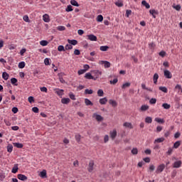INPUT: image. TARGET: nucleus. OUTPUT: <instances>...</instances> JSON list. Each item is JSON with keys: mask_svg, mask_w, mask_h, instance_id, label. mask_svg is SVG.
Instances as JSON below:
<instances>
[{"mask_svg": "<svg viewBox=\"0 0 182 182\" xmlns=\"http://www.w3.org/2000/svg\"><path fill=\"white\" fill-rule=\"evenodd\" d=\"M159 90H161V92H164V93H167L168 90L166 87H159Z\"/></svg>", "mask_w": 182, "mask_h": 182, "instance_id": "nucleus-46", "label": "nucleus"}, {"mask_svg": "<svg viewBox=\"0 0 182 182\" xmlns=\"http://www.w3.org/2000/svg\"><path fill=\"white\" fill-rule=\"evenodd\" d=\"M94 166H95V162H93V161H90L89 163L88 168H87L89 173H92V171H93Z\"/></svg>", "mask_w": 182, "mask_h": 182, "instance_id": "nucleus-8", "label": "nucleus"}, {"mask_svg": "<svg viewBox=\"0 0 182 182\" xmlns=\"http://www.w3.org/2000/svg\"><path fill=\"white\" fill-rule=\"evenodd\" d=\"M163 141H164V138L161 137V138H158V139H155L154 143V144H156V143H163Z\"/></svg>", "mask_w": 182, "mask_h": 182, "instance_id": "nucleus-26", "label": "nucleus"}, {"mask_svg": "<svg viewBox=\"0 0 182 182\" xmlns=\"http://www.w3.org/2000/svg\"><path fill=\"white\" fill-rule=\"evenodd\" d=\"M68 42L70 43V45H73V46H76V45H77V41L76 40L68 39Z\"/></svg>", "mask_w": 182, "mask_h": 182, "instance_id": "nucleus-16", "label": "nucleus"}, {"mask_svg": "<svg viewBox=\"0 0 182 182\" xmlns=\"http://www.w3.org/2000/svg\"><path fill=\"white\" fill-rule=\"evenodd\" d=\"M124 127H127L128 129H133V124L131 122L124 123Z\"/></svg>", "mask_w": 182, "mask_h": 182, "instance_id": "nucleus-18", "label": "nucleus"}, {"mask_svg": "<svg viewBox=\"0 0 182 182\" xmlns=\"http://www.w3.org/2000/svg\"><path fill=\"white\" fill-rule=\"evenodd\" d=\"M32 111L34 113H38L39 112V108H38L37 107H34L32 108Z\"/></svg>", "mask_w": 182, "mask_h": 182, "instance_id": "nucleus-55", "label": "nucleus"}, {"mask_svg": "<svg viewBox=\"0 0 182 182\" xmlns=\"http://www.w3.org/2000/svg\"><path fill=\"white\" fill-rule=\"evenodd\" d=\"M85 79L96 80V78H95V77H93L90 73H87L85 75Z\"/></svg>", "mask_w": 182, "mask_h": 182, "instance_id": "nucleus-10", "label": "nucleus"}, {"mask_svg": "<svg viewBox=\"0 0 182 182\" xmlns=\"http://www.w3.org/2000/svg\"><path fill=\"white\" fill-rule=\"evenodd\" d=\"M48 43H49L45 40H42L41 41H40V45H41V46H48Z\"/></svg>", "mask_w": 182, "mask_h": 182, "instance_id": "nucleus-34", "label": "nucleus"}, {"mask_svg": "<svg viewBox=\"0 0 182 182\" xmlns=\"http://www.w3.org/2000/svg\"><path fill=\"white\" fill-rule=\"evenodd\" d=\"M2 77L3 79H4V80H8V79L9 78V75H8L6 72H4L2 73Z\"/></svg>", "mask_w": 182, "mask_h": 182, "instance_id": "nucleus-29", "label": "nucleus"}, {"mask_svg": "<svg viewBox=\"0 0 182 182\" xmlns=\"http://www.w3.org/2000/svg\"><path fill=\"white\" fill-rule=\"evenodd\" d=\"M182 162L181 161H177L173 163V168H180L181 167Z\"/></svg>", "mask_w": 182, "mask_h": 182, "instance_id": "nucleus-11", "label": "nucleus"}, {"mask_svg": "<svg viewBox=\"0 0 182 182\" xmlns=\"http://www.w3.org/2000/svg\"><path fill=\"white\" fill-rule=\"evenodd\" d=\"M18 68L19 69H23L25 68V62L22 61L18 63Z\"/></svg>", "mask_w": 182, "mask_h": 182, "instance_id": "nucleus-44", "label": "nucleus"}, {"mask_svg": "<svg viewBox=\"0 0 182 182\" xmlns=\"http://www.w3.org/2000/svg\"><path fill=\"white\" fill-rule=\"evenodd\" d=\"M92 117H95L97 122H102L103 117H102L100 114H98L97 113H94L92 115Z\"/></svg>", "mask_w": 182, "mask_h": 182, "instance_id": "nucleus-3", "label": "nucleus"}, {"mask_svg": "<svg viewBox=\"0 0 182 182\" xmlns=\"http://www.w3.org/2000/svg\"><path fill=\"white\" fill-rule=\"evenodd\" d=\"M70 49H73V46H72L70 43L67 44L65 46V50H70Z\"/></svg>", "mask_w": 182, "mask_h": 182, "instance_id": "nucleus-47", "label": "nucleus"}, {"mask_svg": "<svg viewBox=\"0 0 182 182\" xmlns=\"http://www.w3.org/2000/svg\"><path fill=\"white\" fill-rule=\"evenodd\" d=\"M100 65H104L105 68H110L111 64L109 61L100 60L99 61Z\"/></svg>", "mask_w": 182, "mask_h": 182, "instance_id": "nucleus-2", "label": "nucleus"}, {"mask_svg": "<svg viewBox=\"0 0 182 182\" xmlns=\"http://www.w3.org/2000/svg\"><path fill=\"white\" fill-rule=\"evenodd\" d=\"M87 38H88L89 41H92L93 42H96L97 41V37H96V36H95L93 34L88 35Z\"/></svg>", "mask_w": 182, "mask_h": 182, "instance_id": "nucleus-9", "label": "nucleus"}, {"mask_svg": "<svg viewBox=\"0 0 182 182\" xmlns=\"http://www.w3.org/2000/svg\"><path fill=\"white\" fill-rule=\"evenodd\" d=\"M132 154H137V153H139V150L136 148H134L132 150Z\"/></svg>", "mask_w": 182, "mask_h": 182, "instance_id": "nucleus-57", "label": "nucleus"}, {"mask_svg": "<svg viewBox=\"0 0 182 182\" xmlns=\"http://www.w3.org/2000/svg\"><path fill=\"white\" fill-rule=\"evenodd\" d=\"M156 102H157V100L156 98H151L149 100L150 105H156Z\"/></svg>", "mask_w": 182, "mask_h": 182, "instance_id": "nucleus-42", "label": "nucleus"}, {"mask_svg": "<svg viewBox=\"0 0 182 182\" xmlns=\"http://www.w3.org/2000/svg\"><path fill=\"white\" fill-rule=\"evenodd\" d=\"M75 139L77 143H80V140L82 139V136H80V134H76L75 136Z\"/></svg>", "mask_w": 182, "mask_h": 182, "instance_id": "nucleus-20", "label": "nucleus"}, {"mask_svg": "<svg viewBox=\"0 0 182 182\" xmlns=\"http://www.w3.org/2000/svg\"><path fill=\"white\" fill-rule=\"evenodd\" d=\"M41 92H44V93H48V88L43 87L40 88Z\"/></svg>", "mask_w": 182, "mask_h": 182, "instance_id": "nucleus-54", "label": "nucleus"}, {"mask_svg": "<svg viewBox=\"0 0 182 182\" xmlns=\"http://www.w3.org/2000/svg\"><path fill=\"white\" fill-rule=\"evenodd\" d=\"M61 103H63V105H68V103H70V99H69V98H63L61 100Z\"/></svg>", "mask_w": 182, "mask_h": 182, "instance_id": "nucleus-13", "label": "nucleus"}, {"mask_svg": "<svg viewBox=\"0 0 182 182\" xmlns=\"http://www.w3.org/2000/svg\"><path fill=\"white\" fill-rule=\"evenodd\" d=\"M109 136L112 140H114L117 136V131H116V129H113L112 132H110Z\"/></svg>", "mask_w": 182, "mask_h": 182, "instance_id": "nucleus-7", "label": "nucleus"}, {"mask_svg": "<svg viewBox=\"0 0 182 182\" xmlns=\"http://www.w3.org/2000/svg\"><path fill=\"white\" fill-rule=\"evenodd\" d=\"M164 76L166 77V79H171L173 77V75H171V73L168 71V70H165L164 71Z\"/></svg>", "mask_w": 182, "mask_h": 182, "instance_id": "nucleus-4", "label": "nucleus"}, {"mask_svg": "<svg viewBox=\"0 0 182 182\" xmlns=\"http://www.w3.org/2000/svg\"><path fill=\"white\" fill-rule=\"evenodd\" d=\"M85 95H93V90H89V89H86L85 90Z\"/></svg>", "mask_w": 182, "mask_h": 182, "instance_id": "nucleus-39", "label": "nucleus"}, {"mask_svg": "<svg viewBox=\"0 0 182 182\" xmlns=\"http://www.w3.org/2000/svg\"><path fill=\"white\" fill-rule=\"evenodd\" d=\"M74 55L79 56V55H80V50H79L78 49H75L74 50Z\"/></svg>", "mask_w": 182, "mask_h": 182, "instance_id": "nucleus-61", "label": "nucleus"}, {"mask_svg": "<svg viewBox=\"0 0 182 182\" xmlns=\"http://www.w3.org/2000/svg\"><path fill=\"white\" fill-rule=\"evenodd\" d=\"M130 15H132V10H127L126 11V16H127V18H129V16H130Z\"/></svg>", "mask_w": 182, "mask_h": 182, "instance_id": "nucleus-59", "label": "nucleus"}, {"mask_svg": "<svg viewBox=\"0 0 182 182\" xmlns=\"http://www.w3.org/2000/svg\"><path fill=\"white\" fill-rule=\"evenodd\" d=\"M97 22H102L103 21V16L98 15L97 17Z\"/></svg>", "mask_w": 182, "mask_h": 182, "instance_id": "nucleus-45", "label": "nucleus"}, {"mask_svg": "<svg viewBox=\"0 0 182 182\" xmlns=\"http://www.w3.org/2000/svg\"><path fill=\"white\" fill-rule=\"evenodd\" d=\"M152 122H153V119L151 117H146L145 118V122L150 124V123H152Z\"/></svg>", "mask_w": 182, "mask_h": 182, "instance_id": "nucleus-30", "label": "nucleus"}, {"mask_svg": "<svg viewBox=\"0 0 182 182\" xmlns=\"http://www.w3.org/2000/svg\"><path fill=\"white\" fill-rule=\"evenodd\" d=\"M164 168H166V165H164V164H162L158 166V167L156 170V173L157 174H159V173H163Z\"/></svg>", "mask_w": 182, "mask_h": 182, "instance_id": "nucleus-1", "label": "nucleus"}, {"mask_svg": "<svg viewBox=\"0 0 182 182\" xmlns=\"http://www.w3.org/2000/svg\"><path fill=\"white\" fill-rule=\"evenodd\" d=\"M23 19L25 22H29V17L28 16H23Z\"/></svg>", "mask_w": 182, "mask_h": 182, "instance_id": "nucleus-63", "label": "nucleus"}, {"mask_svg": "<svg viewBox=\"0 0 182 182\" xmlns=\"http://www.w3.org/2000/svg\"><path fill=\"white\" fill-rule=\"evenodd\" d=\"M149 105H142L141 107L140 111L141 112H146V110H149Z\"/></svg>", "mask_w": 182, "mask_h": 182, "instance_id": "nucleus-22", "label": "nucleus"}, {"mask_svg": "<svg viewBox=\"0 0 182 182\" xmlns=\"http://www.w3.org/2000/svg\"><path fill=\"white\" fill-rule=\"evenodd\" d=\"M141 4L145 6V8H146V9H150V4H149V3H147V1H142Z\"/></svg>", "mask_w": 182, "mask_h": 182, "instance_id": "nucleus-23", "label": "nucleus"}, {"mask_svg": "<svg viewBox=\"0 0 182 182\" xmlns=\"http://www.w3.org/2000/svg\"><path fill=\"white\" fill-rule=\"evenodd\" d=\"M66 12H72L73 11L72 5H68L65 9Z\"/></svg>", "mask_w": 182, "mask_h": 182, "instance_id": "nucleus-38", "label": "nucleus"}, {"mask_svg": "<svg viewBox=\"0 0 182 182\" xmlns=\"http://www.w3.org/2000/svg\"><path fill=\"white\" fill-rule=\"evenodd\" d=\"M43 20L44 22H50V18H49V15L48 14H44L43 16Z\"/></svg>", "mask_w": 182, "mask_h": 182, "instance_id": "nucleus-15", "label": "nucleus"}, {"mask_svg": "<svg viewBox=\"0 0 182 182\" xmlns=\"http://www.w3.org/2000/svg\"><path fill=\"white\" fill-rule=\"evenodd\" d=\"M109 49V46H102L100 48V50H102V52H106Z\"/></svg>", "mask_w": 182, "mask_h": 182, "instance_id": "nucleus-27", "label": "nucleus"}, {"mask_svg": "<svg viewBox=\"0 0 182 182\" xmlns=\"http://www.w3.org/2000/svg\"><path fill=\"white\" fill-rule=\"evenodd\" d=\"M100 105H106V103H107V98L104 97V98L100 99Z\"/></svg>", "mask_w": 182, "mask_h": 182, "instance_id": "nucleus-24", "label": "nucleus"}, {"mask_svg": "<svg viewBox=\"0 0 182 182\" xmlns=\"http://www.w3.org/2000/svg\"><path fill=\"white\" fill-rule=\"evenodd\" d=\"M17 178H18V180H21V181H26V180H28V177L21 173L17 175Z\"/></svg>", "mask_w": 182, "mask_h": 182, "instance_id": "nucleus-5", "label": "nucleus"}, {"mask_svg": "<svg viewBox=\"0 0 182 182\" xmlns=\"http://www.w3.org/2000/svg\"><path fill=\"white\" fill-rule=\"evenodd\" d=\"M28 101L29 102V103H33V102H35V99L33 98V97L31 96L28 97Z\"/></svg>", "mask_w": 182, "mask_h": 182, "instance_id": "nucleus-50", "label": "nucleus"}, {"mask_svg": "<svg viewBox=\"0 0 182 182\" xmlns=\"http://www.w3.org/2000/svg\"><path fill=\"white\" fill-rule=\"evenodd\" d=\"M65 29H66V28L63 26H60L58 27V31H65Z\"/></svg>", "mask_w": 182, "mask_h": 182, "instance_id": "nucleus-64", "label": "nucleus"}, {"mask_svg": "<svg viewBox=\"0 0 182 182\" xmlns=\"http://www.w3.org/2000/svg\"><path fill=\"white\" fill-rule=\"evenodd\" d=\"M149 14L152 15L153 18H156L155 15H157V11L154 9L150 10Z\"/></svg>", "mask_w": 182, "mask_h": 182, "instance_id": "nucleus-31", "label": "nucleus"}, {"mask_svg": "<svg viewBox=\"0 0 182 182\" xmlns=\"http://www.w3.org/2000/svg\"><path fill=\"white\" fill-rule=\"evenodd\" d=\"M14 147H17V149H22V147H23V144L21 143H14Z\"/></svg>", "mask_w": 182, "mask_h": 182, "instance_id": "nucleus-32", "label": "nucleus"}, {"mask_svg": "<svg viewBox=\"0 0 182 182\" xmlns=\"http://www.w3.org/2000/svg\"><path fill=\"white\" fill-rule=\"evenodd\" d=\"M44 63L46 66H48V65H50V63H49V58H46L44 60Z\"/></svg>", "mask_w": 182, "mask_h": 182, "instance_id": "nucleus-60", "label": "nucleus"}, {"mask_svg": "<svg viewBox=\"0 0 182 182\" xmlns=\"http://www.w3.org/2000/svg\"><path fill=\"white\" fill-rule=\"evenodd\" d=\"M154 85H157V80H159V74L155 73L153 77Z\"/></svg>", "mask_w": 182, "mask_h": 182, "instance_id": "nucleus-19", "label": "nucleus"}, {"mask_svg": "<svg viewBox=\"0 0 182 182\" xmlns=\"http://www.w3.org/2000/svg\"><path fill=\"white\" fill-rule=\"evenodd\" d=\"M97 95L100 97H102L103 96V95H105L103 90H98Z\"/></svg>", "mask_w": 182, "mask_h": 182, "instance_id": "nucleus-40", "label": "nucleus"}, {"mask_svg": "<svg viewBox=\"0 0 182 182\" xmlns=\"http://www.w3.org/2000/svg\"><path fill=\"white\" fill-rule=\"evenodd\" d=\"M18 169L19 168H18V164H15L11 170V173H13L14 174H16Z\"/></svg>", "mask_w": 182, "mask_h": 182, "instance_id": "nucleus-14", "label": "nucleus"}, {"mask_svg": "<svg viewBox=\"0 0 182 182\" xmlns=\"http://www.w3.org/2000/svg\"><path fill=\"white\" fill-rule=\"evenodd\" d=\"M83 68H84V70H85V72L87 71V70H89V69H90V66H89V65H87V64H85V65H83Z\"/></svg>", "mask_w": 182, "mask_h": 182, "instance_id": "nucleus-56", "label": "nucleus"}, {"mask_svg": "<svg viewBox=\"0 0 182 182\" xmlns=\"http://www.w3.org/2000/svg\"><path fill=\"white\" fill-rule=\"evenodd\" d=\"M58 52H65V47L63 46H59L58 47Z\"/></svg>", "mask_w": 182, "mask_h": 182, "instance_id": "nucleus-41", "label": "nucleus"}, {"mask_svg": "<svg viewBox=\"0 0 182 182\" xmlns=\"http://www.w3.org/2000/svg\"><path fill=\"white\" fill-rule=\"evenodd\" d=\"M85 103L86 106H93V103L92 102V101H90V100L87 98L85 99Z\"/></svg>", "mask_w": 182, "mask_h": 182, "instance_id": "nucleus-17", "label": "nucleus"}, {"mask_svg": "<svg viewBox=\"0 0 182 182\" xmlns=\"http://www.w3.org/2000/svg\"><path fill=\"white\" fill-rule=\"evenodd\" d=\"M149 48L151 50H154V48H156V44L154 43H151L149 44Z\"/></svg>", "mask_w": 182, "mask_h": 182, "instance_id": "nucleus-37", "label": "nucleus"}, {"mask_svg": "<svg viewBox=\"0 0 182 182\" xmlns=\"http://www.w3.org/2000/svg\"><path fill=\"white\" fill-rule=\"evenodd\" d=\"M109 105H112V107H116V106H117V102L113 100H109Z\"/></svg>", "mask_w": 182, "mask_h": 182, "instance_id": "nucleus-25", "label": "nucleus"}, {"mask_svg": "<svg viewBox=\"0 0 182 182\" xmlns=\"http://www.w3.org/2000/svg\"><path fill=\"white\" fill-rule=\"evenodd\" d=\"M173 153V148H168V151L166 152V154H168V156H171Z\"/></svg>", "mask_w": 182, "mask_h": 182, "instance_id": "nucleus-51", "label": "nucleus"}, {"mask_svg": "<svg viewBox=\"0 0 182 182\" xmlns=\"http://www.w3.org/2000/svg\"><path fill=\"white\" fill-rule=\"evenodd\" d=\"M181 144V143L180 142V141H177L173 144V149H178V147H180Z\"/></svg>", "mask_w": 182, "mask_h": 182, "instance_id": "nucleus-36", "label": "nucleus"}, {"mask_svg": "<svg viewBox=\"0 0 182 182\" xmlns=\"http://www.w3.org/2000/svg\"><path fill=\"white\" fill-rule=\"evenodd\" d=\"M40 177L45 178L46 177V170H43L40 173Z\"/></svg>", "mask_w": 182, "mask_h": 182, "instance_id": "nucleus-33", "label": "nucleus"}, {"mask_svg": "<svg viewBox=\"0 0 182 182\" xmlns=\"http://www.w3.org/2000/svg\"><path fill=\"white\" fill-rule=\"evenodd\" d=\"M115 5H116V6H118L119 8H122V6H123L124 4H123V1H122V0H118L117 1L115 2Z\"/></svg>", "mask_w": 182, "mask_h": 182, "instance_id": "nucleus-21", "label": "nucleus"}, {"mask_svg": "<svg viewBox=\"0 0 182 182\" xmlns=\"http://www.w3.org/2000/svg\"><path fill=\"white\" fill-rule=\"evenodd\" d=\"M70 4L73 6H80L79 3H77V1H76V0H71Z\"/></svg>", "mask_w": 182, "mask_h": 182, "instance_id": "nucleus-35", "label": "nucleus"}, {"mask_svg": "<svg viewBox=\"0 0 182 182\" xmlns=\"http://www.w3.org/2000/svg\"><path fill=\"white\" fill-rule=\"evenodd\" d=\"M54 92L55 93H56V95H58V96H63L64 95V90H60L59 88H55L54 89Z\"/></svg>", "mask_w": 182, "mask_h": 182, "instance_id": "nucleus-6", "label": "nucleus"}, {"mask_svg": "<svg viewBox=\"0 0 182 182\" xmlns=\"http://www.w3.org/2000/svg\"><path fill=\"white\" fill-rule=\"evenodd\" d=\"M159 56H161V58H164V56H166V51L164 50H162L159 53Z\"/></svg>", "mask_w": 182, "mask_h": 182, "instance_id": "nucleus-49", "label": "nucleus"}, {"mask_svg": "<svg viewBox=\"0 0 182 182\" xmlns=\"http://www.w3.org/2000/svg\"><path fill=\"white\" fill-rule=\"evenodd\" d=\"M130 85H131L130 82H126V83L122 85V89H126V87H130Z\"/></svg>", "mask_w": 182, "mask_h": 182, "instance_id": "nucleus-43", "label": "nucleus"}, {"mask_svg": "<svg viewBox=\"0 0 182 182\" xmlns=\"http://www.w3.org/2000/svg\"><path fill=\"white\" fill-rule=\"evenodd\" d=\"M77 73L79 75H83V73H86V70H84V69L80 70H78Z\"/></svg>", "mask_w": 182, "mask_h": 182, "instance_id": "nucleus-58", "label": "nucleus"}, {"mask_svg": "<svg viewBox=\"0 0 182 182\" xmlns=\"http://www.w3.org/2000/svg\"><path fill=\"white\" fill-rule=\"evenodd\" d=\"M162 107H164V109H166V110H168V109H170L171 107V105H170L169 104H167V103H164L162 105Z\"/></svg>", "mask_w": 182, "mask_h": 182, "instance_id": "nucleus-28", "label": "nucleus"}, {"mask_svg": "<svg viewBox=\"0 0 182 182\" xmlns=\"http://www.w3.org/2000/svg\"><path fill=\"white\" fill-rule=\"evenodd\" d=\"M14 149V146H12V145H9L7 146V151L9 153H12V150Z\"/></svg>", "mask_w": 182, "mask_h": 182, "instance_id": "nucleus-48", "label": "nucleus"}, {"mask_svg": "<svg viewBox=\"0 0 182 182\" xmlns=\"http://www.w3.org/2000/svg\"><path fill=\"white\" fill-rule=\"evenodd\" d=\"M69 96H70V98L71 99V100H76V97L73 93H70Z\"/></svg>", "mask_w": 182, "mask_h": 182, "instance_id": "nucleus-53", "label": "nucleus"}, {"mask_svg": "<svg viewBox=\"0 0 182 182\" xmlns=\"http://www.w3.org/2000/svg\"><path fill=\"white\" fill-rule=\"evenodd\" d=\"M174 9H176V11H180V9H181V6H180V4H178L175 6H173Z\"/></svg>", "mask_w": 182, "mask_h": 182, "instance_id": "nucleus-62", "label": "nucleus"}, {"mask_svg": "<svg viewBox=\"0 0 182 182\" xmlns=\"http://www.w3.org/2000/svg\"><path fill=\"white\" fill-rule=\"evenodd\" d=\"M11 82L12 83V85H15V83L18 82V80L15 77H13L11 79Z\"/></svg>", "mask_w": 182, "mask_h": 182, "instance_id": "nucleus-52", "label": "nucleus"}, {"mask_svg": "<svg viewBox=\"0 0 182 182\" xmlns=\"http://www.w3.org/2000/svg\"><path fill=\"white\" fill-rule=\"evenodd\" d=\"M93 73L95 74V79H98L99 76H100L102 75V71H99V70H95L93 71Z\"/></svg>", "mask_w": 182, "mask_h": 182, "instance_id": "nucleus-12", "label": "nucleus"}]
</instances>
